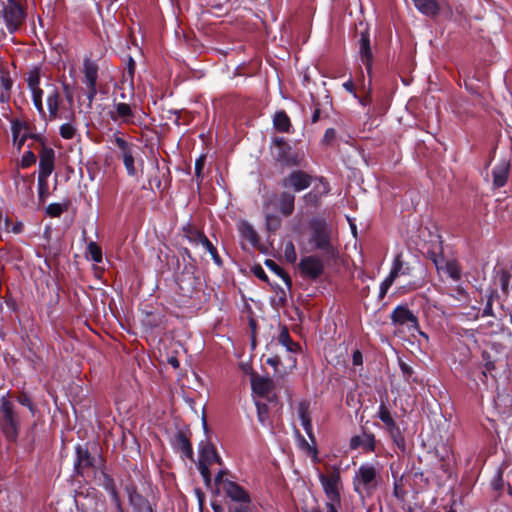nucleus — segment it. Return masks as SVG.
<instances>
[{"label":"nucleus","mask_w":512,"mask_h":512,"mask_svg":"<svg viewBox=\"0 0 512 512\" xmlns=\"http://www.w3.org/2000/svg\"><path fill=\"white\" fill-rule=\"evenodd\" d=\"M110 142L116 148V155L122 160L127 175L136 177L138 175V166L143 168V159L140 155V147L125 138L124 134L116 131L110 137Z\"/></svg>","instance_id":"1"},{"label":"nucleus","mask_w":512,"mask_h":512,"mask_svg":"<svg viewBox=\"0 0 512 512\" xmlns=\"http://www.w3.org/2000/svg\"><path fill=\"white\" fill-rule=\"evenodd\" d=\"M380 467L373 463H363L353 476V490L361 499L370 497L380 485Z\"/></svg>","instance_id":"2"},{"label":"nucleus","mask_w":512,"mask_h":512,"mask_svg":"<svg viewBox=\"0 0 512 512\" xmlns=\"http://www.w3.org/2000/svg\"><path fill=\"white\" fill-rule=\"evenodd\" d=\"M317 476L326 496V512H339L341 507V474L339 469L334 467L333 471L327 475L318 471Z\"/></svg>","instance_id":"3"},{"label":"nucleus","mask_w":512,"mask_h":512,"mask_svg":"<svg viewBox=\"0 0 512 512\" xmlns=\"http://www.w3.org/2000/svg\"><path fill=\"white\" fill-rule=\"evenodd\" d=\"M311 236L310 243L314 244L315 248L323 251L329 256L335 253L334 247L331 243V229L322 220H314L310 224Z\"/></svg>","instance_id":"4"},{"label":"nucleus","mask_w":512,"mask_h":512,"mask_svg":"<svg viewBox=\"0 0 512 512\" xmlns=\"http://www.w3.org/2000/svg\"><path fill=\"white\" fill-rule=\"evenodd\" d=\"M0 428L9 440L17 435L18 418L13 404L4 396L0 398Z\"/></svg>","instance_id":"5"},{"label":"nucleus","mask_w":512,"mask_h":512,"mask_svg":"<svg viewBox=\"0 0 512 512\" xmlns=\"http://www.w3.org/2000/svg\"><path fill=\"white\" fill-rule=\"evenodd\" d=\"M391 320L394 325L406 328L413 336L418 333L428 340V335L420 330L418 318L404 305H398L391 313Z\"/></svg>","instance_id":"6"},{"label":"nucleus","mask_w":512,"mask_h":512,"mask_svg":"<svg viewBox=\"0 0 512 512\" xmlns=\"http://www.w3.org/2000/svg\"><path fill=\"white\" fill-rule=\"evenodd\" d=\"M0 16H2L8 30L12 33L22 24L24 11L15 0H8L0 12Z\"/></svg>","instance_id":"7"},{"label":"nucleus","mask_w":512,"mask_h":512,"mask_svg":"<svg viewBox=\"0 0 512 512\" xmlns=\"http://www.w3.org/2000/svg\"><path fill=\"white\" fill-rule=\"evenodd\" d=\"M273 155L278 161L286 165H298L300 162L298 155L292 151L291 146L283 137L274 139Z\"/></svg>","instance_id":"8"},{"label":"nucleus","mask_w":512,"mask_h":512,"mask_svg":"<svg viewBox=\"0 0 512 512\" xmlns=\"http://www.w3.org/2000/svg\"><path fill=\"white\" fill-rule=\"evenodd\" d=\"M299 269L305 277L316 279L322 275L324 263L318 256L310 255L301 259Z\"/></svg>","instance_id":"9"},{"label":"nucleus","mask_w":512,"mask_h":512,"mask_svg":"<svg viewBox=\"0 0 512 512\" xmlns=\"http://www.w3.org/2000/svg\"><path fill=\"white\" fill-rule=\"evenodd\" d=\"M312 177L301 171L296 170L289 173L282 182L283 187L292 188L295 192H301L311 185Z\"/></svg>","instance_id":"10"},{"label":"nucleus","mask_w":512,"mask_h":512,"mask_svg":"<svg viewBox=\"0 0 512 512\" xmlns=\"http://www.w3.org/2000/svg\"><path fill=\"white\" fill-rule=\"evenodd\" d=\"M11 131L13 143L20 151L25 141L32 138V130L28 123L22 119L16 118L11 121Z\"/></svg>","instance_id":"11"},{"label":"nucleus","mask_w":512,"mask_h":512,"mask_svg":"<svg viewBox=\"0 0 512 512\" xmlns=\"http://www.w3.org/2000/svg\"><path fill=\"white\" fill-rule=\"evenodd\" d=\"M55 168V151L51 147L42 146L39 151V175L49 177Z\"/></svg>","instance_id":"12"},{"label":"nucleus","mask_w":512,"mask_h":512,"mask_svg":"<svg viewBox=\"0 0 512 512\" xmlns=\"http://www.w3.org/2000/svg\"><path fill=\"white\" fill-rule=\"evenodd\" d=\"M222 490L226 494V496L229 497L234 502L243 504L250 503L249 494L245 491L244 488H242L234 481L225 480L222 484Z\"/></svg>","instance_id":"13"},{"label":"nucleus","mask_w":512,"mask_h":512,"mask_svg":"<svg viewBox=\"0 0 512 512\" xmlns=\"http://www.w3.org/2000/svg\"><path fill=\"white\" fill-rule=\"evenodd\" d=\"M113 110L110 112V117L114 122L120 124H134L135 114L129 104L119 102L113 104Z\"/></svg>","instance_id":"14"},{"label":"nucleus","mask_w":512,"mask_h":512,"mask_svg":"<svg viewBox=\"0 0 512 512\" xmlns=\"http://www.w3.org/2000/svg\"><path fill=\"white\" fill-rule=\"evenodd\" d=\"M359 56L361 62L365 65L368 74H371L373 53L370 45L368 31L361 32L359 39Z\"/></svg>","instance_id":"15"},{"label":"nucleus","mask_w":512,"mask_h":512,"mask_svg":"<svg viewBox=\"0 0 512 512\" xmlns=\"http://www.w3.org/2000/svg\"><path fill=\"white\" fill-rule=\"evenodd\" d=\"M510 173V163L506 159L500 160L492 169L493 188L498 189L506 185Z\"/></svg>","instance_id":"16"},{"label":"nucleus","mask_w":512,"mask_h":512,"mask_svg":"<svg viewBox=\"0 0 512 512\" xmlns=\"http://www.w3.org/2000/svg\"><path fill=\"white\" fill-rule=\"evenodd\" d=\"M310 403L307 401H301L297 405V415L301 422L303 429L305 430L308 438L311 442H315V436L313 434L312 421L309 413Z\"/></svg>","instance_id":"17"},{"label":"nucleus","mask_w":512,"mask_h":512,"mask_svg":"<svg viewBox=\"0 0 512 512\" xmlns=\"http://www.w3.org/2000/svg\"><path fill=\"white\" fill-rule=\"evenodd\" d=\"M128 500L134 512H153L150 502L140 495L134 487H127Z\"/></svg>","instance_id":"18"},{"label":"nucleus","mask_w":512,"mask_h":512,"mask_svg":"<svg viewBox=\"0 0 512 512\" xmlns=\"http://www.w3.org/2000/svg\"><path fill=\"white\" fill-rule=\"evenodd\" d=\"M220 463L221 458L218 456L215 448L210 443L201 442L199 446V460L198 464L212 465L213 463Z\"/></svg>","instance_id":"19"},{"label":"nucleus","mask_w":512,"mask_h":512,"mask_svg":"<svg viewBox=\"0 0 512 512\" xmlns=\"http://www.w3.org/2000/svg\"><path fill=\"white\" fill-rule=\"evenodd\" d=\"M350 448H362L365 451H374L375 437L371 433L362 432L360 435H355L350 439Z\"/></svg>","instance_id":"20"},{"label":"nucleus","mask_w":512,"mask_h":512,"mask_svg":"<svg viewBox=\"0 0 512 512\" xmlns=\"http://www.w3.org/2000/svg\"><path fill=\"white\" fill-rule=\"evenodd\" d=\"M278 342L281 344L286 352L289 354V362L291 366L296 365V358L293 356L299 349V345L294 342L286 328H283L278 336Z\"/></svg>","instance_id":"21"},{"label":"nucleus","mask_w":512,"mask_h":512,"mask_svg":"<svg viewBox=\"0 0 512 512\" xmlns=\"http://www.w3.org/2000/svg\"><path fill=\"white\" fill-rule=\"evenodd\" d=\"M438 272L445 273L449 278L454 281H458L461 278V268L457 261L446 260V261H435Z\"/></svg>","instance_id":"22"},{"label":"nucleus","mask_w":512,"mask_h":512,"mask_svg":"<svg viewBox=\"0 0 512 512\" xmlns=\"http://www.w3.org/2000/svg\"><path fill=\"white\" fill-rule=\"evenodd\" d=\"M295 196L289 192H282L277 198L279 211L284 216H289L294 211Z\"/></svg>","instance_id":"23"},{"label":"nucleus","mask_w":512,"mask_h":512,"mask_svg":"<svg viewBox=\"0 0 512 512\" xmlns=\"http://www.w3.org/2000/svg\"><path fill=\"white\" fill-rule=\"evenodd\" d=\"M175 448L181 452L183 457L193 459V448L189 439L181 432L175 436Z\"/></svg>","instance_id":"24"},{"label":"nucleus","mask_w":512,"mask_h":512,"mask_svg":"<svg viewBox=\"0 0 512 512\" xmlns=\"http://www.w3.org/2000/svg\"><path fill=\"white\" fill-rule=\"evenodd\" d=\"M77 458L75 461V469L79 472L80 469L88 468L93 465L94 458L90 455L88 450L81 445L76 447Z\"/></svg>","instance_id":"25"},{"label":"nucleus","mask_w":512,"mask_h":512,"mask_svg":"<svg viewBox=\"0 0 512 512\" xmlns=\"http://www.w3.org/2000/svg\"><path fill=\"white\" fill-rule=\"evenodd\" d=\"M46 98H47V106H48V109L50 112V117L51 118L59 117L58 112H57L58 106L61 102V96H60L59 92L53 86H48Z\"/></svg>","instance_id":"26"},{"label":"nucleus","mask_w":512,"mask_h":512,"mask_svg":"<svg viewBox=\"0 0 512 512\" xmlns=\"http://www.w3.org/2000/svg\"><path fill=\"white\" fill-rule=\"evenodd\" d=\"M84 82L86 86L96 85L98 76V66L94 61L86 59L83 64Z\"/></svg>","instance_id":"27"},{"label":"nucleus","mask_w":512,"mask_h":512,"mask_svg":"<svg viewBox=\"0 0 512 512\" xmlns=\"http://www.w3.org/2000/svg\"><path fill=\"white\" fill-rule=\"evenodd\" d=\"M252 390L254 393L265 396L267 395L273 387V382L269 378L264 377H254L252 378Z\"/></svg>","instance_id":"28"},{"label":"nucleus","mask_w":512,"mask_h":512,"mask_svg":"<svg viewBox=\"0 0 512 512\" xmlns=\"http://www.w3.org/2000/svg\"><path fill=\"white\" fill-rule=\"evenodd\" d=\"M415 7L422 14L434 16L438 13L439 7L435 0H413Z\"/></svg>","instance_id":"29"},{"label":"nucleus","mask_w":512,"mask_h":512,"mask_svg":"<svg viewBox=\"0 0 512 512\" xmlns=\"http://www.w3.org/2000/svg\"><path fill=\"white\" fill-rule=\"evenodd\" d=\"M273 125L280 132H289L291 122L288 115L284 111H278L273 117Z\"/></svg>","instance_id":"30"},{"label":"nucleus","mask_w":512,"mask_h":512,"mask_svg":"<svg viewBox=\"0 0 512 512\" xmlns=\"http://www.w3.org/2000/svg\"><path fill=\"white\" fill-rule=\"evenodd\" d=\"M409 274V267L404 266V263L401 260V255H397L394 258L390 273V276L393 280H395L399 275Z\"/></svg>","instance_id":"31"},{"label":"nucleus","mask_w":512,"mask_h":512,"mask_svg":"<svg viewBox=\"0 0 512 512\" xmlns=\"http://www.w3.org/2000/svg\"><path fill=\"white\" fill-rule=\"evenodd\" d=\"M199 238L200 245L211 255L214 263L220 266L222 261L218 255L217 249L214 247L212 242L206 236H199Z\"/></svg>","instance_id":"32"},{"label":"nucleus","mask_w":512,"mask_h":512,"mask_svg":"<svg viewBox=\"0 0 512 512\" xmlns=\"http://www.w3.org/2000/svg\"><path fill=\"white\" fill-rule=\"evenodd\" d=\"M377 416L385 424L387 430L389 428H393V426L396 425L394 419L392 418L389 410L387 409L384 403L380 404Z\"/></svg>","instance_id":"33"},{"label":"nucleus","mask_w":512,"mask_h":512,"mask_svg":"<svg viewBox=\"0 0 512 512\" xmlns=\"http://www.w3.org/2000/svg\"><path fill=\"white\" fill-rule=\"evenodd\" d=\"M265 265L277 276H279L288 287L291 286V278L277 263H275L273 260H266Z\"/></svg>","instance_id":"34"},{"label":"nucleus","mask_w":512,"mask_h":512,"mask_svg":"<svg viewBox=\"0 0 512 512\" xmlns=\"http://www.w3.org/2000/svg\"><path fill=\"white\" fill-rule=\"evenodd\" d=\"M0 86L2 88V92L0 94L1 101L8 100L9 96H10L9 92L12 87V80L8 73H4V72L1 73Z\"/></svg>","instance_id":"35"},{"label":"nucleus","mask_w":512,"mask_h":512,"mask_svg":"<svg viewBox=\"0 0 512 512\" xmlns=\"http://www.w3.org/2000/svg\"><path fill=\"white\" fill-rule=\"evenodd\" d=\"M48 178L49 177H38V198L40 203H45L50 196Z\"/></svg>","instance_id":"36"},{"label":"nucleus","mask_w":512,"mask_h":512,"mask_svg":"<svg viewBox=\"0 0 512 512\" xmlns=\"http://www.w3.org/2000/svg\"><path fill=\"white\" fill-rule=\"evenodd\" d=\"M38 84V71L34 68V107L40 112H43L42 94L43 91L37 87Z\"/></svg>","instance_id":"37"},{"label":"nucleus","mask_w":512,"mask_h":512,"mask_svg":"<svg viewBox=\"0 0 512 512\" xmlns=\"http://www.w3.org/2000/svg\"><path fill=\"white\" fill-rule=\"evenodd\" d=\"M388 432L390 434V437L392 438L393 442L399 447L400 449H405V440L404 437L400 431V428L397 425H394L393 428H389Z\"/></svg>","instance_id":"38"},{"label":"nucleus","mask_w":512,"mask_h":512,"mask_svg":"<svg viewBox=\"0 0 512 512\" xmlns=\"http://www.w3.org/2000/svg\"><path fill=\"white\" fill-rule=\"evenodd\" d=\"M15 185L19 193H27L31 189L28 177L20 175L19 172L15 175Z\"/></svg>","instance_id":"39"},{"label":"nucleus","mask_w":512,"mask_h":512,"mask_svg":"<svg viewBox=\"0 0 512 512\" xmlns=\"http://www.w3.org/2000/svg\"><path fill=\"white\" fill-rule=\"evenodd\" d=\"M59 133L63 139H72L76 134V127L69 121L60 126Z\"/></svg>","instance_id":"40"},{"label":"nucleus","mask_w":512,"mask_h":512,"mask_svg":"<svg viewBox=\"0 0 512 512\" xmlns=\"http://www.w3.org/2000/svg\"><path fill=\"white\" fill-rule=\"evenodd\" d=\"M258 421L262 426H268V407L264 403L256 402Z\"/></svg>","instance_id":"41"},{"label":"nucleus","mask_w":512,"mask_h":512,"mask_svg":"<svg viewBox=\"0 0 512 512\" xmlns=\"http://www.w3.org/2000/svg\"><path fill=\"white\" fill-rule=\"evenodd\" d=\"M66 209V205L60 203H51L49 204L45 211L46 214L50 217H59L64 210Z\"/></svg>","instance_id":"42"},{"label":"nucleus","mask_w":512,"mask_h":512,"mask_svg":"<svg viewBox=\"0 0 512 512\" xmlns=\"http://www.w3.org/2000/svg\"><path fill=\"white\" fill-rule=\"evenodd\" d=\"M284 257L289 263H294L297 259L294 244L291 241L286 242L284 247Z\"/></svg>","instance_id":"43"},{"label":"nucleus","mask_w":512,"mask_h":512,"mask_svg":"<svg viewBox=\"0 0 512 512\" xmlns=\"http://www.w3.org/2000/svg\"><path fill=\"white\" fill-rule=\"evenodd\" d=\"M88 251L90 253V256L92 258V260L96 263H100L102 261V253H101V249L97 246L96 243L94 242H91L89 245H88Z\"/></svg>","instance_id":"44"},{"label":"nucleus","mask_w":512,"mask_h":512,"mask_svg":"<svg viewBox=\"0 0 512 512\" xmlns=\"http://www.w3.org/2000/svg\"><path fill=\"white\" fill-rule=\"evenodd\" d=\"M106 490L108 491V493L111 497V501L114 503L116 508L119 511H121V501H120L119 495H118L114 485L112 483L106 485Z\"/></svg>","instance_id":"45"},{"label":"nucleus","mask_w":512,"mask_h":512,"mask_svg":"<svg viewBox=\"0 0 512 512\" xmlns=\"http://www.w3.org/2000/svg\"><path fill=\"white\" fill-rule=\"evenodd\" d=\"M395 280H393L390 276H387L380 284V288H379V297L380 298H384L385 295L387 294L389 288L391 287V285L393 284Z\"/></svg>","instance_id":"46"},{"label":"nucleus","mask_w":512,"mask_h":512,"mask_svg":"<svg viewBox=\"0 0 512 512\" xmlns=\"http://www.w3.org/2000/svg\"><path fill=\"white\" fill-rule=\"evenodd\" d=\"M198 470L205 482L206 485H210L211 483V473H210V465L198 464Z\"/></svg>","instance_id":"47"},{"label":"nucleus","mask_w":512,"mask_h":512,"mask_svg":"<svg viewBox=\"0 0 512 512\" xmlns=\"http://www.w3.org/2000/svg\"><path fill=\"white\" fill-rule=\"evenodd\" d=\"M30 148V145L28 146ZM32 165V150L28 149L23 155L20 163L18 164V168H29Z\"/></svg>","instance_id":"48"},{"label":"nucleus","mask_w":512,"mask_h":512,"mask_svg":"<svg viewBox=\"0 0 512 512\" xmlns=\"http://www.w3.org/2000/svg\"><path fill=\"white\" fill-rule=\"evenodd\" d=\"M266 225L268 230L275 231L280 226V219L274 215L266 216Z\"/></svg>","instance_id":"49"},{"label":"nucleus","mask_w":512,"mask_h":512,"mask_svg":"<svg viewBox=\"0 0 512 512\" xmlns=\"http://www.w3.org/2000/svg\"><path fill=\"white\" fill-rule=\"evenodd\" d=\"M5 227L7 231H12L15 234H19L23 230V224L21 222L13 224L8 218L5 219Z\"/></svg>","instance_id":"50"},{"label":"nucleus","mask_w":512,"mask_h":512,"mask_svg":"<svg viewBox=\"0 0 512 512\" xmlns=\"http://www.w3.org/2000/svg\"><path fill=\"white\" fill-rule=\"evenodd\" d=\"M299 443L301 448L306 449L309 453H312L314 455L317 454V449L315 447L316 441L312 445L309 444V442L301 435H299Z\"/></svg>","instance_id":"51"},{"label":"nucleus","mask_w":512,"mask_h":512,"mask_svg":"<svg viewBox=\"0 0 512 512\" xmlns=\"http://www.w3.org/2000/svg\"><path fill=\"white\" fill-rule=\"evenodd\" d=\"M242 230L245 233V235H246L248 240H250L251 242H255L256 241V233H255V231L253 230V228L249 224L243 223L242 224Z\"/></svg>","instance_id":"52"},{"label":"nucleus","mask_w":512,"mask_h":512,"mask_svg":"<svg viewBox=\"0 0 512 512\" xmlns=\"http://www.w3.org/2000/svg\"><path fill=\"white\" fill-rule=\"evenodd\" d=\"M393 494L399 500H403L405 497L406 492L398 481L394 482Z\"/></svg>","instance_id":"53"},{"label":"nucleus","mask_w":512,"mask_h":512,"mask_svg":"<svg viewBox=\"0 0 512 512\" xmlns=\"http://www.w3.org/2000/svg\"><path fill=\"white\" fill-rule=\"evenodd\" d=\"M510 274L506 271H501L499 275V280L501 283L502 290L506 292L508 290Z\"/></svg>","instance_id":"54"},{"label":"nucleus","mask_w":512,"mask_h":512,"mask_svg":"<svg viewBox=\"0 0 512 512\" xmlns=\"http://www.w3.org/2000/svg\"><path fill=\"white\" fill-rule=\"evenodd\" d=\"M204 164H205V156H200L195 161V173H196L197 177H200V174H201V171H202V169L204 167Z\"/></svg>","instance_id":"55"},{"label":"nucleus","mask_w":512,"mask_h":512,"mask_svg":"<svg viewBox=\"0 0 512 512\" xmlns=\"http://www.w3.org/2000/svg\"><path fill=\"white\" fill-rule=\"evenodd\" d=\"M335 136H336L335 129L328 128L324 133L323 141L326 143H331L335 139Z\"/></svg>","instance_id":"56"},{"label":"nucleus","mask_w":512,"mask_h":512,"mask_svg":"<svg viewBox=\"0 0 512 512\" xmlns=\"http://www.w3.org/2000/svg\"><path fill=\"white\" fill-rule=\"evenodd\" d=\"M399 366H400V369H401L403 375L408 379L413 373L412 367L402 361L399 363Z\"/></svg>","instance_id":"57"},{"label":"nucleus","mask_w":512,"mask_h":512,"mask_svg":"<svg viewBox=\"0 0 512 512\" xmlns=\"http://www.w3.org/2000/svg\"><path fill=\"white\" fill-rule=\"evenodd\" d=\"M343 88L349 93L353 94L355 98H358L357 94L354 91V84L351 78L343 83Z\"/></svg>","instance_id":"58"},{"label":"nucleus","mask_w":512,"mask_h":512,"mask_svg":"<svg viewBox=\"0 0 512 512\" xmlns=\"http://www.w3.org/2000/svg\"><path fill=\"white\" fill-rule=\"evenodd\" d=\"M224 474H225V472H224V471H219V472L217 473V475L215 476V483H216V485H217L220 489H222V484H223V482L226 480V479H224V478H223Z\"/></svg>","instance_id":"59"},{"label":"nucleus","mask_w":512,"mask_h":512,"mask_svg":"<svg viewBox=\"0 0 512 512\" xmlns=\"http://www.w3.org/2000/svg\"><path fill=\"white\" fill-rule=\"evenodd\" d=\"M199 236H205V235L202 232L197 231V232L191 234V236L189 237V240L196 245H200Z\"/></svg>","instance_id":"60"},{"label":"nucleus","mask_w":512,"mask_h":512,"mask_svg":"<svg viewBox=\"0 0 512 512\" xmlns=\"http://www.w3.org/2000/svg\"><path fill=\"white\" fill-rule=\"evenodd\" d=\"M266 362L270 366L276 368L281 363V360H280V357L278 355H276L274 357L268 358Z\"/></svg>","instance_id":"61"},{"label":"nucleus","mask_w":512,"mask_h":512,"mask_svg":"<svg viewBox=\"0 0 512 512\" xmlns=\"http://www.w3.org/2000/svg\"><path fill=\"white\" fill-rule=\"evenodd\" d=\"M353 364L358 366L362 364V354L360 351L356 350L353 353Z\"/></svg>","instance_id":"62"},{"label":"nucleus","mask_w":512,"mask_h":512,"mask_svg":"<svg viewBox=\"0 0 512 512\" xmlns=\"http://www.w3.org/2000/svg\"><path fill=\"white\" fill-rule=\"evenodd\" d=\"M87 88H88L87 97H88L89 101H92L97 94L96 85L87 86Z\"/></svg>","instance_id":"63"},{"label":"nucleus","mask_w":512,"mask_h":512,"mask_svg":"<svg viewBox=\"0 0 512 512\" xmlns=\"http://www.w3.org/2000/svg\"><path fill=\"white\" fill-rule=\"evenodd\" d=\"M234 512H250V508L248 504L240 503V506L237 507Z\"/></svg>","instance_id":"64"}]
</instances>
